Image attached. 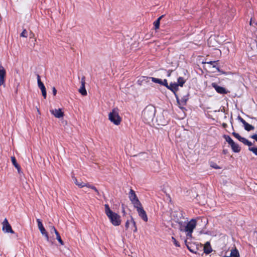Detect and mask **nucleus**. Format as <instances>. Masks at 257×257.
<instances>
[{
    "instance_id": "f257e3e1",
    "label": "nucleus",
    "mask_w": 257,
    "mask_h": 257,
    "mask_svg": "<svg viewBox=\"0 0 257 257\" xmlns=\"http://www.w3.org/2000/svg\"><path fill=\"white\" fill-rule=\"evenodd\" d=\"M105 213L109 218L110 222L114 226H118L121 223L120 216L116 213L113 212L110 208L109 205H104Z\"/></svg>"
},
{
    "instance_id": "f03ea898",
    "label": "nucleus",
    "mask_w": 257,
    "mask_h": 257,
    "mask_svg": "<svg viewBox=\"0 0 257 257\" xmlns=\"http://www.w3.org/2000/svg\"><path fill=\"white\" fill-rule=\"evenodd\" d=\"M156 109L153 105L147 106L142 112V117L144 119L148 122L153 121L155 116Z\"/></svg>"
},
{
    "instance_id": "7ed1b4c3",
    "label": "nucleus",
    "mask_w": 257,
    "mask_h": 257,
    "mask_svg": "<svg viewBox=\"0 0 257 257\" xmlns=\"http://www.w3.org/2000/svg\"><path fill=\"white\" fill-rule=\"evenodd\" d=\"M109 120L116 125H119L121 121V118L119 115V109L117 107L113 108L108 114Z\"/></svg>"
},
{
    "instance_id": "20e7f679",
    "label": "nucleus",
    "mask_w": 257,
    "mask_h": 257,
    "mask_svg": "<svg viewBox=\"0 0 257 257\" xmlns=\"http://www.w3.org/2000/svg\"><path fill=\"white\" fill-rule=\"evenodd\" d=\"M196 226V220L192 219L188 222L185 226V232L186 233L187 239L192 238V232Z\"/></svg>"
},
{
    "instance_id": "39448f33",
    "label": "nucleus",
    "mask_w": 257,
    "mask_h": 257,
    "mask_svg": "<svg viewBox=\"0 0 257 257\" xmlns=\"http://www.w3.org/2000/svg\"><path fill=\"white\" fill-rule=\"evenodd\" d=\"M128 197L134 207L138 205L140 206L141 203L139 200L135 191L132 189H130V191L128 194Z\"/></svg>"
},
{
    "instance_id": "423d86ee",
    "label": "nucleus",
    "mask_w": 257,
    "mask_h": 257,
    "mask_svg": "<svg viewBox=\"0 0 257 257\" xmlns=\"http://www.w3.org/2000/svg\"><path fill=\"white\" fill-rule=\"evenodd\" d=\"M135 208L137 209V212L138 213L139 216L145 222L148 221V216L147 213L143 207H142V204H141L140 206L138 205L135 207Z\"/></svg>"
},
{
    "instance_id": "0eeeda50",
    "label": "nucleus",
    "mask_w": 257,
    "mask_h": 257,
    "mask_svg": "<svg viewBox=\"0 0 257 257\" xmlns=\"http://www.w3.org/2000/svg\"><path fill=\"white\" fill-rule=\"evenodd\" d=\"M211 86L213 88L215 89L218 93L221 94H225L229 92V91L227 90L224 87L218 85V84L215 82L212 83Z\"/></svg>"
},
{
    "instance_id": "6e6552de",
    "label": "nucleus",
    "mask_w": 257,
    "mask_h": 257,
    "mask_svg": "<svg viewBox=\"0 0 257 257\" xmlns=\"http://www.w3.org/2000/svg\"><path fill=\"white\" fill-rule=\"evenodd\" d=\"M189 94L188 93L186 95L183 96L180 99L179 98L178 95H176L175 98L178 104L180 106H184L186 105L187 102L189 99Z\"/></svg>"
},
{
    "instance_id": "1a4fd4ad",
    "label": "nucleus",
    "mask_w": 257,
    "mask_h": 257,
    "mask_svg": "<svg viewBox=\"0 0 257 257\" xmlns=\"http://www.w3.org/2000/svg\"><path fill=\"white\" fill-rule=\"evenodd\" d=\"M3 230L7 233H14V231L12 228L11 225L9 224L7 218H5L3 222Z\"/></svg>"
},
{
    "instance_id": "9d476101",
    "label": "nucleus",
    "mask_w": 257,
    "mask_h": 257,
    "mask_svg": "<svg viewBox=\"0 0 257 257\" xmlns=\"http://www.w3.org/2000/svg\"><path fill=\"white\" fill-rule=\"evenodd\" d=\"M166 88L171 90L174 94L175 96H176V95H178L177 91L179 90V88L178 85L176 84V83L171 82L170 85L167 84Z\"/></svg>"
},
{
    "instance_id": "9b49d317",
    "label": "nucleus",
    "mask_w": 257,
    "mask_h": 257,
    "mask_svg": "<svg viewBox=\"0 0 257 257\" xmlns=\"http://www.w3.org/2000/svg\"><path fill=\"white\" fill-rule=\"evenodd\" d=\"M81 86L80 89H79V92L81 93L83 96H85L87 95V91L85 87V77L83 76L81 78Z\"/></svg>"
},
{
    "instance_id": "f8f14e48",
    "label": "nucleus",
    "mask_w": 257,
    "mask_h": 257,
    "mask_svg": "<svg viewBox=\"0 0 257 257\" xmlns=\"http://www.w3.org/2000/svg\"><path fill=\"white\" fill-rule=\"evenodd\" d=\"M152 82H153L154 83H158L160 85H163V86H165L166 87V86H167L168 82H167V80L166 79H165L164 80H162L159 78L152 77Z\"/></svg>"
},
{
    "instance_id": "ddd939ff",
    "label": "nucleus",
    "mask_w": 257,
    "mask_h": 257,
    "mask_svg": "<svg viewBox=\"0 0 257 257\" xmlns=\"http://www.w3.org/2000/svg\"><path fill=\"white\" fill-rule=\"evenodd\" d=\"M51 232L52 233L53 232H54L56 234V239H57V240L58 241V242L61 244V245H64V242L62 240L61 238V236H60V234L59 233V232H58V231L56 230V229L55 228V227L53 226L51 227Z\"/></svg>"
},
{
    "instance_id": "4468645a",
    "label": "nucleus",
    "mask_w": 257,
    "mask_h": 257,
    "mask_svg": "<svg viewBox=\"0 0 257 257\" xmlns=\"http://www.w3.org/2000/svg\"><path fill=\"white\" fill-rule=\"evenodd\" d=\"M150 79L152 80L151 77L142 76L138 80L137 83L139 85H142L149 82Z\"/></svg>"
},
{
    "instance_id": "2eb2a0df",
    "label": "nucleus",
    "mask_w": 257,
    "mask_h": 257,
    "mask_svg": "<svg viewBox=\"0 0 257 257\" xmlns=\"http://www.w3.org/2000/svg\"><path fill=\"white\" fill-rule=\"evenodd\" d=\"M217 62L218 61H210L208 62H206L205 63L212 65L213 68H216L217 71L221 73V74H225L226 73L225 72L219 69V67L216 65Z\"/></svg>"
},
{
    "instance_id": "dca6fc26",
    "label": "nucleus",
    "mask_w": 257,
    "mask_h": 257,
    "mask_svg": "<svg viewBox=\"0 0 257 257\" xmlns=\"http://www.w3.org/2000/svg\"><path fill=\"white\" fill-rule=\"evenodd\" d=\"M51 113L57 118H61L64 115V113L61 109H55L51 111Z\"/></svg>"
},
{
    "instance_id": "f3484780",
    "label": "nucleus",
    "mask_w": 257,
    "mask_h": 257,
    "mask_svg": "<svg viewBox=\"0 0 257 257\" xmlns=\"http://www.w3.org/2000/svg\"><path fill=\"white\" fill-rule=\"evenodd\" d=\"M11 160L13 165L15 166V167L17 169L18 172L19 174H21L22 173L21 170V167L18 164L16 159L15 157H11Z\"/></svg>"
},
{
    "instance_id": "a211bd4d",
    "label": "nucleus",
    "mask_w": 257,
    "mask_h": 257,
    "mask_svg": "<svg viewBox=\"0 0 257 257\" xmlns=\"http://www.w3.org/2000/svg\"><path fill=\"white\" fill-rule=\"evenodd\" d=\"M204 252L207 254L212 252V249L209 242L207 241L203 247Z\"/></svg>"
},
{
    "instance_id": "6ab92c4d",
    "label": "nucleus",
    "mask_w": 257,
    "mask_h": 257,
    "mask_svg": "<svg viewBox=\"0 0 257 257\" xmlns=\"http://www.w3.org/2000/svg\"><path fill=\"white\" fill-rule=\"evenodd\" d=\"M37 222L38 223V228L41 233H42V234H45V233L47 231L44 227L43 226L42 221L40 219H37Z\"/></svg>"
},
{
    "instance_id": "aec40b11",
    "label": "nucleus",
    "mask_w": 257,
    "mask_h": 257,
    "mask_svg": "<svg viewBox=\"0 0 257 257\" xmlns=\"http://www.w3.org/2000/svg\"><path fill=\"white\" fill-rule=\"evenodd\" d=\"M38 86L41 90L46 89L45 86L41 80L40 76L39 74H37Z\"/></svg>"
},
{
    "instance_id": "412c9836",
    "label": "nucleus",
    "mask_w": 257,
    "mask_h": 257,
    "mask_svg": "<svg viewBox=\"0 0 257 257\" xmlns=\"http://www.w3.org/2000/svg\"><path fill=\"white\" fill-rule=\"evenodd\" d=\"M231 148L232 151L234 153H238L240 151V148L239 145L234 142L232 144H231Z\"/></svg>"
},
{
    "instance_id": "4be33fe9",
    "label": "nucleus",
    "mask_w": 257,
    "mask_h": 257,
    "mask_svg": "<svg viewBox=\"0 0 257 257\" xmlns=\"http://www.w3.org/2000/svg\"><path fill=\"white\" fill-rule=\"evenodd\" d=\"M73 180L75 183V184L77 185L79 188H82L83 187H85V183L82 182L81 180L80 181H78V180L74 177H72Z\"/></svg>"
},
{
    "instance_id": "5701e85b",
    "label": "nucleus",
    "mask_w": 257,
    "mask_h": 257,
    "mask_svg": "<svg viewBox=\"0 0 257 257\" xmlns=\"http://www.w3.org/2000/svg\"><path fill=\"white\" fill-rule=\"evenodd\" d=\"M186 80L182 77H179L177 79V82L176 83V84L178 85V86L182 87L184 83H185Z\"/></svg>"
},
{
    "instance_id": "b1692460",
    "label": "nucleus",
    "mask_w": 257,
    "mask_h": 257,
    "mask_svg": "<svg viewBox=\"0 0 257 257\" xmlns=\"http://www.w3.org/2000/svg\"><path fill=\"white\" fill-rule=\"evenodd\" d=\"M185 221H179L178 222L179 224V230L181 232H185V228L186 225Z\"/></svg>"
},
{
    "instance_id": "393cba45",
    "label": "nucleus",
    "mask_w": 257,
    "mask_h": 257,
    "mask_svg": "<svg viewBox=\"0 0 257 257\" xmlns=\"http://www.w3.org/2000/svg\"><path fill=\"white\" fill-rule=\"evenodd\" d=\"M164 15H162L160 17H159L156 21L154 22V25L155 26V29L156 30L158 29L160 27V20L164 17Z\"/></svg>"
},
{
    "instance_id": "a878e982",
    "label": "nucleus",
    "mask_w": 257,
    "mask_h": 257,
    "mask_svg": "<svg viewBox=\"0 0 257 257\" xmlns=\"http://www.w3.org/2000/svg\"><path fill=\"white\" fill-rule=\"evenodd\" d=\"M229 257H239V253L238 250L235 248L234 249L231 250L230 256Z\"/></svg>"
},
{
    "instance_id": "bb28decb",
    "label": "nucleus",
    "mask_w": 257,
    "mask_h": 257,
    "mask_svg": "<svg viewBox=\"0 0 257 257\" xmlns=\"http://www.w3.org/2000/svg\"><path fill=\"white\" fill-rule=\"evenodd\" d=\"M243 125L244 129L248 132L253 130L254 128L253 125L249 124L247 122H245V123L243 124Z\"/></svg>"
},
{
    "instance_id": "cd10ccee",
    "label": "nucleus",
    "mask_w": 257,
    "mask_h": 257,
    "mask_svg": "<svg viewBox=\"0 0 257 257\" xmlns=\"http://www.w3.org/2000/svg\"><path fill=\"white\" fill-rule=\"evenodd\" d=\"M184 242H185V244L186 245L187 248L188 249V250L190 251H191V252H193V253H196V251L195 250V249L191 248V246H190L189 243L187 241V239H185Z\"/></svg>"
},
{
    "instance_id": "c85d7f7f",
    "label": "nucleus",
    "mask_w": 257,
    "mask_h": 257,
    "mask_svg": "<svg viewBox=\"0 0 257 257\" xmlns=\"http://www.w3.org/2000/svg\"><path fill=\"white\" fill-rule=\"evenodd\" d=\"M6 72L3 66L0 65V77L5 78Z\"/></svg>"
},
{
    "instance_id": "c756f323",
    "label": "nucleus",
    "mask_w": 257,
    "mask_h": 257,
    "mask_svg": "<svg viewBox=\"0 0 257 257\" xmlns=\"http://www.w3.org/2000/svg\"><path fill=\"white\" fill-rule=\"evenodd\" d=\"M232 135L241 143L243 141V140L244 139V138L241 137L238 133L235 132H233Z\"/></svg>"
},
{
    "instance_id": "7c9ffc66",
    "label": "nucleus",
    "mask_w": 257,
    "mask_h": 257,
    "mask_svg": "<svg viewBox=\"0 0 257 257\" xmlns=\"http://www.w3.org/2000/svg\"><path fill=\"white\" fill-rule=\"evenodd\" d=\"M223 138L225 139V141L231 146V144H232L234 142L232 140V139L228 135H224Z\"/></svg>"
},
{
    "instance_id": "2f4dec72",
    "label": "nucleus",
    "mask_w": 257,
    "mask_h": 257,
    "mask_svg": "<svg viewBox=\"0 0 257 257\" xmlns=\"http://www.w3.org/2000/svg\"><path fill=\"white\" fill-rule=\"evenodd\" d=\"M85 186H86V187H88V188H91V189H93V190L95 192H96V193H97V194L98 195H99V192H98V190H97V189L95 186H93V185H90V184H89V183H85Z\"/></svg>"
},
{
    "instance_id": "473e14b6",
    "label": "nucleus",
    "mask_w": 257,
    "mask_h": 257,
    "mask_svg": "<svg viewBox=\"0 0 257 257\" xmlns=\"http://www.w3.org/2000/svg\"><path fill=\"white\" fill-rule=\"evenodd\" d=\"M210 167L212 168L215 169H221V167L218 166L216 163L211 162L210 163Z\"/></svg>"
},
{
    "instance_id": "72a5a7b5",
    "label": "nucleus",
    "mask_w": 257,
    "mask_h": 257,
    "mask_svg": "<svg viewBox=\"0 0 257 257\" xmlns=\"http://www.w3.org/2000/svg\"><path fill=\"white\" fill-rule=\"evenodd\" d=\"M243 144H244L245 145H247L249 147L252 145V144L251 142H249L248 140H247L246 139L244 138V139L243 140V141L242 142Z\"/></svg>"
},
{
    "instance_id": "f704fd0d",
    "label": "nucleus",
    "mask_w": 257,
    "mask_h": 257,
    "mask_svg": "<svg viewBox=\"0 0 257 257\" xmlns=\"http://www.w3.org/2000/svg\"><path fill=\"white\" fill-rule=\"evenodd\" d=\"M131 221L133 223V226L134 227V229L133 231L134 232H136L137 231V227L136 222L135 221V220L132 216H131Z\"/></svg>"
},
{
    "instance_id": "c9c22d12",
    "label": "nucleus",
    "mask_w": 257,
    "mask_h": 257,
    "mask_svg": "<svg viewBox=\"0 0 257 257\" xmlns=\"http://www.w3.org/2000/svg\"><path fill=\"white\" fill-rule=\"evenodd\" d=\"M20 36L25 38H27L28 37V32L26 29L23 30V32L20 34Z\"/></svg>"
},
{
    "instance_id": "e433bc0d",
    "label": "nucleus",
    "mask_w": 257,
    "mask_h": 257,
    "mask_svg": "<svg viewBox=\"0 0 257 257\" xmlns=\"http://www.w3.org/2000/svg\"><path fill=\"white\" fill-rule=\"evenodd\" d=\"M248 150L252 152L255 155L257 156V148L256 147H249Z\"/></svg>"
},
{
    "instance_id": "4c0bfd02",
    "label": "nucleus",
    "mask_w": 257,
    "mask_h": 257,
    "mask_svg": "<svg viewBox=\"0 0 257 257\" xmlns=\"http://www.w3.org/2000/svg\"><path fill=\"white\" fill-rule=\"evenodd\" d=\"M172 239L173 241L174 244L175 245V246H176L177 247L180 246V243H179V242L178 241H177V240L175 239V238L174 237L172 236Z\"/></svg>"
},
{
    "instance_id": "58836bf2",
    "label": "nucleus",
    "mask_w": 257,
    "mask_h": 257,
    "mask_svg": "<svg viewBox=\"0 0 257 257\" xmlns=\"http://www.w3.org/2000/svg\"><path fill=\"white\" fill-rule=\"evenodd\" d=\"M0 85H3L4 87L5 86V78L0 77Z\"/></svg>"
},
{
    "instance_id": "ea45409f",
    "label": "nucleus",
    "mask_w": 257,
    "mask_h": 257,
    "mask_svg": "<svg viewBox=\"0 0 257 257\" xmlns=\"http://www.w3.org/2000/svg\"><path fill=\"white\" fill-rule=\"evenodd\" d=\"M41 92H42V95L44 97V98H46V96H47L46 89H45L42 90Z\"/></svg>"
},
{
    "instance_id": "a19ab883",
    "label": "nucleus",
    "mask_w": 257,
    "mask_h": 257,
    "mask_svg": "<svg viewBox=\"0 0 257 257\" xmlns=\"http://www.w3.org/2000/svg\"><path fill=\"white\" fill-rule=\"evenodd\" d=\"M250 25L251 26H255L257 25V23L255 22L252 18L250 20Z\"/></svg>"
},
{
    "instance_id": "79ce46f5",
    "label": "nucleus",
    "mask_w": 257,
    "mask_h": 257,
    "mask_svg": "<svg viewBox=\"0 0 257 257\" xmlns=\"http://www.w3.org/2000/svg\"><path fill=\"white\" fill-rule=\"evenodd\" d=\"M238 119L243 124L244 123H245V120H244L240 116H238Z\"/></svg>"
},
{
    "instance_id": "37998d69",
    "label": "nucleus",
    "mask_w": 257,
    "mask_h": 257,
    "mask_svg": "<svg viewBox=\"0 0 257 257\" xmlns=\"http://www.w3.org/2000/svg\"><path fill=\"white\" fill-rule=\"evenodd\" d=\"M251 139L255 140L257 142V134H255L250 136Z\"/></svg>"
},
{
    "instance_id": "c03bdc74",
    "label": "nucleus",
    "mask_w": 257,
    "mask_h": 257,
    "mask_svg": "<svg viewBox=\"0 0 257 257\" xmlns=\"http://www.w3.org/2000/svg\"><path fill=\"white\" fill-rule=\"evenodd\" d=\"M42 235H44L45 237H46V240L49 241V236H48V233L47 232H45V234H43Z\"/></svg>"
},
{
    "instance_id": "a18cd8bd",
    "label": "nucleus",
    "mask_w": 257,
    "mask_h": 257,
    "mask_svg": "<svg viewBox=\"0 0 257 257\" xmlns=\"http://www.w3.org/2000/svg\"><path fill=\"white\" fill-rule=\"evenodd\" d=\"M129 224H130L129 220H127L125 224V227L126 229H128V228L129 227Z\"/></svg>"
},
{
    "instance_id": "49530a36",
    "label": "nucleus",
    "mask_w": 257,
    "mask_h": 257,
    "mask_svg": "<svg viewBox=\"0 0 257 257\" xmlns=\"http://www.w3.org/2000/svg\"><path fill=\"white\" fill-rule=\"evenodd\" d=\"M52 90H53V94L54 96H55V95H56V93H57V90H56V89L54 87L53 88Z\"/></svg>"
},
{
    "instance_id": "de8ad7c7",
    "label": "nucleus",
    "mask_w": 257,
    "mask_h": 257,
    "mask_svg": "<svg viewBox=\"0 0 257 257\" xmlns=\"http://www.w3.org/2000/svg\"><path fill=\"white\" fill-rule=\"evenodd\" d=\"M122 212L123 213V215H124L125 214L124 208L123 207V204H122Z\"/></svg>"
},
{
    "instance_id": "09e8293b",
    "label": "nucleus",
    "mask_w": 257,
    "mask_h": 257,
    "mask_svg": "<svg viewBox=\"0 0 257 257\" xmlns=\"http://www.w3.org/2000/svg\"><path fill=\"white\" fill-rule=\"evenodd\" d=\"M223 153L224 154H226L227 153V150H225V149H224L223 150Z\"/></svg>"
},
{
    "instance_id": "8fccbe9b",
    "label": "nucleus",
    "mask_w": 257,
    "mask_h": 257,
    "mask_svg": "<svg viewBox=\"0 0 257 257\" xmlns=\"http://www.w3.org/2000/svg\"><path fill=\"white\" fill-rule=\"evenodd\" d=\"M200 233L201 234L204 233V234H208V233L207 232H204L203 231H201Z\"/></svg>"
},
{
    "instance_id": "3c124183",
    "label": "nucleus",
    "mask_w": 257,
    "mask_h": 257,
    "mask_svg": "<svg viewBox=\"0 0 257 257\" xmlns=\"http://www.w3.org/2000/svg\"><path fill=\"white\" fill-rule=\"evenodd\" d=\"M170 74H171V73H168V76H170Z\"/></svg>"
},
{
    "instance_id": "603ef678",
    "label": "nucleus",
    "mask_w": 257,
    "mask_h": 257,
    "mask_svg": "<svg viewBox=\"0 0 257 257\" xmlns=\"http://www.w3.org/2000/svg\"><path fill=\"white\" fill-rule=\"evenodd\" d=\"M1 20H2V17H1V16H0V21H1Z\"/></svg>"
}]
</instances>
